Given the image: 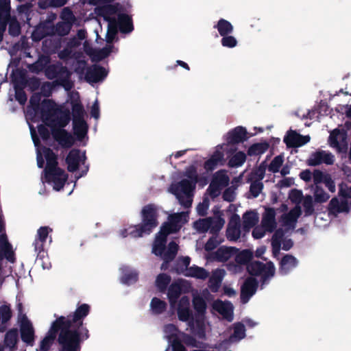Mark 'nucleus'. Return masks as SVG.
I'll use <instances>...</instances> for the list:
<instances>
[{
  "label": "nucleus",
  "mask_w": 351,
  "mask_h": 351,
  "mask_svg": "<svg viewBox=\"0 0 351 351\" xmlns=\"http://www.w3.org/2000/svg\"><path fill=\"white\" fill-rule=\"evenodd\" d=\"M182 213H176L169 217V221L165 222L161 228L169 231L170 234L178 232L180 228Z\"/></svg>",
  "instance_id": "nucleus-24"
},
{
  "label": "nucleus",
  "mask_w": 351,
  "mask_h": 351,
  "mask_svg": "<svg viewBox=\"0 0 351 351\" xmlns=\"http://www.w3.org/2000/svg\"><path fill=\"white\" fill-rule=\"evenodd\" d=\"M73 120H84L85 110L79 98L71 101Z\"/></svg>",
  "instance_id": "nucleus-35"
},
{
  "label": "nucleus",
  "mask_w": 351,
  "mask_h": 351,
  "mask_svg": "<svg viewBox=\"0 0 351 351\" xmlns=\"http://www.w3.org/2000/svg\"><path fill=\"white\" fill-rule=\"evenodd\" d=\"M221 44L228 48H233L237 45V40L233 36L228 34L227 36H221Z\"/></svg>",
  "instance_id": "nucleus-63"
},
{
  "label": "nucleus",
  "mask_w": 351,
  "mask_h": 351,
  "mask_svg": "<svg viewBox=\"0 0 351 351\" xmlns=\"http://www.w3.org/2000/svg\"><path fill=\"white\" fill-rule=\"evenodd\" d=\"M227 165L230 168L241 167L246 161L247 154L242 151H237V146L226 147L225 149Z\"/></svg>",
  "instance_id": "nucleus-10"
},
{
  "label": "nucleus",
  "mask_w": 351,
  "mask_h": 351,
  "mask_svg": "<svg viewBox=\"0 0 351 351\" xmlns=\"http://www.w3.org/2000/svg\"><path fill=\"white\" fill-rule=\"evenodd\" d=\"M189 326L192 335L199 339H206L205 317L195 316L189 321Z\"/></svg>",
  "instance_id": "nucleus-19"
},
{
  "label": "nucleus",
  "mask_w": 351,
  "mask_h": 351,
  "mask_svg": "<svg viewBox=\"0 0 351 351\" xmlns=\"http://www.w3.org/2000/svg\"><path fill=\"white\" fill-rule=\"evenodd\" d=\"M141 222L134 225L131 234L134 238L143 237L145 235L150 234L158 226V210L154 204H149L144 206L141 211Z\"/></svg>",
  "instance_id": "nucleus-2"
},
{
  "label": "nucleus",
  "mask_w": 351,
  "mask_h": 351,
  "mask_svg": "<svg viewBox=\"0 0 351 351\" xmlns=\"http://www.w3.org/2000/svg\"><path fill=\"white\" fill-rule=\"evenodd\" d=\"M221 319L231 322L234 319V306L228 300H221Z\"/></svg>",
  "instance_id": "nucleus-34"
},
{
  "label": "nucleus",
  "mask_w": 351,
  "mask_h": 351,
  "mask_svg": "<svg viewBox=\"0 0 351 351\" xmlns=\"http://www.w3.org/2000/svg\"><path fill=\"white\" fill-rule=\"evenodd\" d=\"M269 147L267 143H256L250 145L247 151V155L250 156H258L265 153Z\"/></svg>",
  "instance_id": "nucleus-44"
},
{
  "label": "nucleus",
  "mask_w": 351,
  "mask_h": 351,
  "mask_svg": "<svg viewBox=\"0 0 351 351\" xmlns=\"http://www.w3.org/2000/svg\"><path fill=\"white\" fill-rule=\"evenodd\" d=\"M176 195V197L178 199L179 203L185 208H188L191 206L192 204V199L190 195H184V193H173Z\"/></svg>",
  "instance_id": "nucleus-62"
},
{
  "label": "nucleus",
  "mask_w": 351,
  "mask_h": 351,
  "mask_svg": "<svg viewBox=\"0 0 351 351\" xmlns=\"http://www.w3.org/2000/svg\"><path fill=\"white\" fill-rule=\"evenodd\" d=\"M180 336L181 337V341H182L184 344H186L187 346H191L193 348H202V343L199 341H197L196 339L187 333H185L184 332H180Z\"/></svg>",
  "instance_id": "nucleus-53"
},
{
  "label": "nucleus",
  "mask_w": 351,
  "mask_h": 351,
  "mask_svg": "<svg viewBox=\"0 0 351 351\" xmlns=\"http://www.w3.org/2000/svg\"><path fill=\"white\" fill-rule=\"evenodd\" d=\"M171 280V278L169 275L164 273L160 274L156 277V286L160 292L164 293L170 284Z\"/></svg>",
  "instance_id": "nucleus-47"
},
{
  "label": "nucleus",
  "mask_w": 351,
  "mask_h": 351,
  "mask_svg": "<svg viewBox=\"0 0 351 351\" xmlns=\"http://www.w3.org/2000/svg\"><path fill=\"white\" fill-rule=\"evenodd\" d=\"M208 191L212 197H217L219 194V170L213 174Z\"/></svg>",
  "instance_id": "nucleus-52"
},
{
  "label": "nucleus",
  "mask_w": 351,
  "mask_h": 351,
  "mask_svg": "<svg viewBox=\"0 0 351 351\" xmlns=\"http://www.w3.org/2000/svg\"><path fill=\"white\" fill-rule=\"evenodd\" d=\"M182 293V286L179 282H174L171 283L167 292L169 302L171 306L174 305Z\"/></svg>",
  "instance_id": "nucleus-36"
},
{
  "label": "nucleus",
  "mask_w": 351,
  "mask_h": 351,
  "mask_svg": "<svg viewBox=\"0 0 351 351\" xmlns=\"http://www.w3.org/2000/svg\"><path fill=\"white\" fill-rule=\"evenodd\" d=\"M219 163V145L216 147V149L213 155L207 160L204 165L206 173L212 172Z\"/></svg>",
  "instance_id": "nucleus-42"
},
{
  "label": "nucleus",
  "mask_w": 351,
  "mask_h": 351,
  "mask_svg": "<svg viewBox=\"0 0 351 351\" xmlns=\"http://www.w3.org/2000/svg\"><path fill=\"white\" fill-rule=\"evenodd\" d=\"M251 136L252 134H249L245 127L237 126L223 135V138L225 142L223 145L227 147L236 146L247 141Z\"/></svg>",
  "instance_id": "nucleus-7"
},
{
  "label": "nucleus",
  "mask_w": 351,
  "mask_h": 351,
  "mask_svg": "<svg viewBox=\"0 0 351 351\" xmlns=\"http://www.w3.org/2000/svg\"><path fill=\"white\" fill-rule=\"evenodd\" d=\"M108 75V71L100 65L94 64L86 69L85 80L89 83H97L103 81Z\"/></svg>",
  "instance_id": "nucleus-18"
},
{
  "label": "nucleus",
  "mask_w": 351,
  "mask_h": 351,
  "mask_svg": "<svg viewBox=\"0 0 351 351\" xmlns=\"http://www.w3.org/2000/svg\"><path fill=\"white\" fill-rule=\"evenodd\" d=\"M178 245L173 241L169 242L167 248H166L162 258L163 263L161 265V269H163L165 264H169L176 256L178 251Z\"/></svg>",
  "instance_id": "nucleus-29"
},
{
  "label": "nucleus",
  "mask_w": 351,
  "mask_h": 351,
  "mask_svg": "<svg viewBox=\"0 0 351 351\" xmlns=\"http://www.w3.org/2000/svg\"><path fill=\"white\" fill-rule=\"evenodd\" d=\"M314 197L315 202L324 203L328 201L330 195L326 193L322 187L316 186L314 192Z\"/></svg>",
  "instance_id": "nucleus-59"
},
{
  "label": "nucleus",
  "mask_w": 351,
  "mask_h": 351,
  "mask_svg": "<svg viewBox=\"0 0 351 351\" xmlns=\"http://www.w3.org/2000/svg\"><path fill=\"white\" fill-rule=\"evenodd\" d=\"M193 304L197 314L195 316L205 317L206 310V303L205 300L200 296L194 297L193 299Z\"/></svg>",
  "instance_id": "nucleus-50"
},
{
  "label": "nucleus",
  "mask_w": 351,
  "mask_h": 351,
  "mask_svg": "<svg viewBox=\"0 0 351 351\" xmlns=\"http://www.w3.org/2000/svg\"><path fill=\"white\" fill-rule=\"evenodd\" d=\"M184 276L205 280L208 277L209 273L203 267L193 265L186 269V272L184 273Z\"/></svg>",
  "instance_id": "nucleus-37"
},
{
  "label": "nucleus",
  "mask_w": 351,
  "mask_h": 351,
  "mask_svg": "<svg viewBox=\"0 0 351 351\" xmlns=\"http://www.w3.org/2000/svg\"><path fill=\"white\" fill-rule=\"evenodd\" d=\"M284 162L283 156L281 155L276 156L270 162L268 170L272 173H278Z\"/></svg>",
  "instance_id": "nucleus-60"
},
{
  "label": "nucleus",
  "mask_w": 351,
  "mask_h": 351,
  "mask_svg": "<svg viewBox=\"0 0 351 351\" xmlns=\"http://www.w3.org/2000/svg\"><path fill=\"white\" fill-rule=\"evenodd\" d=\"M178 317L180 321L188 322L194 319L192 311L190 309V301L187 296H183L179 301L177 308Z\"/></svg>",
  "instance_id": "nucleus-20"
},
{
  "label": "nucleus",
  "mask_w": 351,
  "mask_h": 351,
  "mask_svg": "<svg viewBox=\"0 0 351 351\" xmlns=\"http://www.w3.org/2000/svg\"><path fill=\"white\" fill-rule=\"evenodd\" d=\"M120 4L119 3L115 4L107 3L97 7L95 12L98 16L103 17L104 21L108 22L109 26L112 27V25H115L117 23V20L112 16L117 13Z\"/></svg>",
  "instance_id": "nucleus-12"
},
{
  "label": "nucleus",
  "mask_w": 351,
  "mask_h": 351,
  "mask_svg": "<svg viewBox=\"0 0 351 351\" xmlns=\"http://www.w3.org/2000/svg\"><path fill=\"white\" fill-rule=\"evenodd\" d=\"M258 286V282L254 277H247L241 287V301L247 303L250 298L255 294Z\"/></svg>",
  "instance_id": "nucleus-14"
},
{
  "label": "nucleus",
  "mask_w": 351,
  "mask_h": 351,
  "mask_svg": "<svg viewBox=\"0 0 351 351\" xmlns=\"http://www.w3.org/2000/svg\"><path fill=\"white\" fill-rule=\"evenodd\" d=\"M56 104L52 99H45L40 106V113L42 119L44 121H50L51 117L56 111Z\"/></svg>",
  "instance_id": "nucleus-26"
},
{
  "label": "nucleus",
  "mask_w": 351,
  "mask_h": 351,
  "mask_svg": "<svg viewBox=\"0 0 351 351\" xmlns=\"http://www.w3.org/2000/svg\"><path fill=\"white\" fill-rule=\"evenodd\" d=\"M334 156L331 153H326L325 151H317L313 152L306 160V164L311 167H315L322 163L332 165Z\"/></svg>",
  "instance_id": "nucleus-17"
},
{
  "label": "nucleus",
  "mask_w": 351,
  "mask_h": 351,
  "mask_svg": "<svg viewBox=\"0 0 351 351\" xmlns=\"http://www.w3.org/2000/svg\"><path fill=\"white\" fill-rule=\"evenodd\" d=\"M45 158L47 161L44 171L59 169L58 156L49 147H45L43 150Z\"/></svg>",
  "instance_id": "nucleus-30"
},
{
  "label": "nucleus",
  "mask_w": 351,
  "mask_h": 351,
  "mask_svg": "<svg viewBox=\"0 0 351 351\" xmlns=\"http://www.w3.org/2000/svg\"><path fill=\"white\" fill-rule=\"evenodd\" d=\"M71 121V115L69 110L62 112L60 116L56 119L50 120L49 123H47L49 126L56 128V129H64Z\"/></svg>",
  "instance_id": "nucleus-27"
},
{
  "label": "nucleus",
  "mask_w": 351,
  "mask_h": 351,
  "mask_svg": "<svg viewBox=\"0 0 351 351\" xmlns=\"http://www.w3.org/2000/svg\"><path fill=\"white\" fill-rule=\"evenodd\" d=\"M112 47V45H108L101 49L94 51L93 53L88 51L86 53L90 56H93V60L101 61L110 56Z\"/></svg>",
  "instance_id": "nucleus-48"
},
{
  "label": "nucleus",
  "mask_w": 351,
  "mask_h": 351,
  "mask_svg": "<svg viewBox=\"0 0 351 351\" xmlns=\"http://www.w3.org/2000/svg\"><path fill=\"white\" fill-rule=\"evenodd\" d=\"M44 179L48 184H53L54 190L59 191L64 186L68 174L62 168L44 171Z\"/></svg>",
  "instance_id": "nucleus-8"
},
{
  "label": "nucleus",
  "mask_w": 351,
  "mask_h": 351,
  "mask_svg": "<svg viewBox=\"0 0 351 351\" xmlns=\"http://www.w3.org/2000/svg\"><path fill=\"white\" fill-rule=\"evenodd\" d=\"M303 207L305 216H311L315 213L313 197L307 195L304 197Z\"/></svg>",
  "instance_id": "nucleus-58"
},
{
  "label": "nucleus",
  "mask_w": 351,
  "mask_h": 351,
  "mask_svg": "<svg viewBox=\"0 0 351 351\" xmlns=\"http://www.w3.org/2000/svg\"><path fill=\"white\" fill-rule=\"evenodd\" d=\"M195 184L194 182H191L188 179H182L178 182L172 188L173 193H180L184 195H190V193L195 189Z\"/></svg>",
  "instance_id": "nucleus-28"
},
{
  "label": "nucleus",
  "mask_w": 351,
  "mask_h": 351,
  "mask_svg": "<svg viewBox=\"0 0 351 351\" xmlns=\"http://www.w3.org/2000/svg\"><path fill=\"white\" fill-rule=\"evenodd\" d=\"M253 258V252L250 250H243L237 252L234 257V261L238 265H246L249 264Z\"/></svg>",
  "instance_id": "nucleus-39"
},
{
  "label": "nucleus",
  "mask_w": 351,
  "mask_h": 351,
  "mask_svg": "<svg viewBox=\"0 0 351 351\" xmlns=\"http://www.w3.org/2000/svg\"><path fill=\"white\" fill-rule=\"evenodd\" d=\"M72 27V23L69 21L59 22L56 24V31L61 36H66L69 34Z\"/></svg>",
  "instance_id": "nucleus-57"
},
{
  "label": "nucleus",
  "mask_w": 351,
  "mask_h": 351,
  "mask_svg": "<svg viewBox=\"0 0 351 351\" xmlns=\"http://www.w3.org/2000/svg\"><path fill=\"white\" fill-rule=\"evenodd\" d=\"M208 287L213 293L219 291V268L214 270L212 277L209 278Z\"/></svg>",
  "instance_id": "nucleus-55"
},
{
  "label": "nucleus",
  "mask_w": 351,
  "mask_h": 351,
  "mask_svg": "<svg viewBox=\"0 0 351 351\" xmlns=\"http://www.w3.org/2000/svg\"><path fill=\"white\" fill-rule=\"evenodd\" d=\"M138 279V274L137 271L130 269L128 267L123 269L121 277V282L123 284L130 285L137 282Z\"/></svg>",
  "instance_id": "nucleus-38"
},
{
  "label": "nucleus",
  "mask_w": 351,
  "mask_h": 351,
  "mask_svg": "<svg viewBox=\"0 0 351 351\" xmlns=\"http://www.w3.org/2000/svg\"><path fill=\"white\" fill-rule=\"evenodd\" d=\"M7 25H8V33L13 37L18 36L21 32V27L19 22L15 16L11 15L10 10V16L8 18Z\"/></svg>",
  "instance_id": "nucleus-40"
},
{
  "label": "nucleus",
  "mask_w": 351,
  "mask_h": 351,
  "mask_svg": "<svg viewBox=\"0 0 351 351\" xmlns=\"http://www.w3.org/2000/svg\"><path fill=\"white\" fill-rule=\"evenodd\" d=\"M238 248L221 245V262H226L231 257H235Z\"/></svg>",
  "instance_id": "nucleus-54"
},
{
  "label": "nucleus",
  "mask_w": 351,
  "mask_h": 351,
  "mask_svg": "<svg viewBox=\"0 0 351 351\" xmlns=\"http://www.w3.org/2000/svg\"><path fill=\"white\" fill-rule=\"evenodd\" d=\"M241 236V229L238 227H228L226 230V237L230 241H237Z\"/></svg>",
  "instance_id": "nucleus-64"
},
{
  "label": "nucleus",
  "mask_w": 351,
  "mask_h": 351,
  "mask_svg": "<svg viewBox=\"0 0 351 351\" xmlns=\"http://www.w3.org/2000/svg\"><path fill=\"white\" fill-rule=\"evenodd\" d=\"M18 341V331L16 328L8 330L5 335L4 342L6 346L14 348Z\"/></svg>",
  "instance_id": "nucleus-51"
},
{
  "label": "nucleus",
  "mask_w": 351,
  "mask_h": 351,
  "mask_svg": "<svg viewBox=\"0 0 351 351\" xmlns=\"http://www.w3.org/2000/svg\"><path fill=\"white\" fill-rule=\"evenodd\" d=\"M191 258L189 256L179 257L176 261L173 270L178 274L186 272V269L190 267Z\"/></svg>",
  "instance_id": "nucleus-46"
},
{
  "label": "nucleus",
  "mask_w": 351,
  "mask_h": 351,
  "mask_svg": "<svg viewBox=\"0 0 351 351\" xmlns=\"http://www.w3.org/2000/svg\"><path fill=\"white\" fill-rule=\"evenodd\" d=\"M246 269L252 276H261V286L267 284L275 275V266L271 261L263 263L258 261H252L247 265Z\"/></svg>",
  "instance_id": "nucleus-5"
},
{
  "label": "nucleus",
  "mask_w": 351,
  "mask_h": 351,
  "mask_svg": "<svg viewBox=\"0 0 351 351\" xmlns=\"http://www.w3.org/2000/svg\"><path fill=\"white\" fill-rule=\"evenodd\" d=\"M261 224L267 230V232H273L277 227L276 221V210L274 208H266L263 214Z\"/></svg>",
  "instance_id": "nucleus-21"
},
{
  "label": "nucleus",
  "mask_w": 351,
  "mask_h": 351,
  "mask_svg": "<svg viewBox=\"0 0 351 351\" xmlns=\"http://www.w3.org/2000/svg\"><path fill=\"white\" fill-rule=\"evenodd\" d=\"M50 59L48 56L40 55L38 60L28 65V69L31 73L38 74L47 68V64L49 63Z\"/></svg>",
  "instance_id": "nucleus-31"
},
{
  "label": "nucleus",
  "mask_w": 351,
  "mask_h": 351,
  "mask_svg": "<svg viewBox=\"0 0 351 351\" xmlns=\"http://www.w3.org/2000/svg\"><path fill=\"white\" fill-rule=\"evenodd\" d=\"M90 306L88 304H82L77 306L73 313H70L64 318L70 322V328L71 331H75L80 337V346L85 339L89 338V331L87 328L84 327V319L89 314Z\"/></svg>",
  "instance_id": "nucleus-3"
},
{
  "label": "nucleus",
  "mask_w": 351,
  "mask_h": 351,
  "mask_svg": "<svg viewBox=\"0 0 351 351\" xmlns=\"http://www.w3.org/2000/svg\"><path fill=\"white\" fill-rule=\"evenodd\" d=\"M329 213L337 215L344 212L349 211V205L346 200H339L337 197H333L330 201L328 206Z\"/></svg>",
  "instance_id": "nucleus-25"
},
{
  "label": "nucleus",
  "mask_w": 351,
  "mask_h": 351,
  "mask_svg": "<svg viewBox=\"0 0 351 351\" xmlns=\"http://www.w3.org/2000/svg\"><path fill=\"white\" fill-rule=\"evenodd\" d=\"M20 328L21 340L27 345L32 346L35 337L34 329L25 315L20 320Z\"/></svg>",
  "instance_id": "nucleus-13"
},
{
  "label": "nucleus",
  "mask_w": 351,
  "mask_h": 351,
  "mask_svg": "<svg viewBox=\"0 0 351 351\" xmlns=\"http://www.w3.org/2000/svg\"><path fill=\"white\" fill-rule=\"evenodd\" d=\"M72 72L70 71L62 63L58 62L49 64L45 69V76L49 80H56V84L62 86L65 90H70L74 86V83L71 77Z\"/></svg>",
  "instance_id": "nucleus-4"
},
{
  "label": "nucleus",
  "mask_w": 351,
  "mask_h": 351,
  "mask_svg": "<svg viewBox=\"0 0 351 351\" xmlns=\"http://www.w3.org/2000/svg\"><path fill=\"white\" fill-rule=\"evenodd\" d=\"M73 133L78 141L84 139L88 132V125L85 120H73Z\"/></svg>",
  "instance_id": "nucleus-32"
},
{
  "label": "nucleus",
  "mask_w": 351,
  "mask_h": 351,
  "mask_svg": "<svg viewBox=\"0 0 351 351\" xmlns=\"http://www.w3.org/2000/svg\"><path fill=\"white\" fill-rule=\"evenodd\" d=\"M232 328L233 333L228 339L221 341V351L228 349L231 344L237 343L245 337V328L243 323L236 322Z\"/></svg>",
  "instance_id": "nucleus-9"
},
{
  "label": "nucleus",
  "mask_w": 351,
  "mask_h": 351,
  "mask_svg": "<svg viewBox=\"0 0 351 351\" xmlns=\"http://www.w3.org/2000/svg\"><path fill=\"white\" fill-rule=\"evenodd\" d=\"M263 183L259 180H254L251 182L250 193L254 198L257 197L263 189Z\"/></svg>",
  "instance_id": "nucleus-61"
},
{
  "label": "nucleus",
  "mask_w": 351,
  "mask_h": 351,
  "mask_svg": "<svg viewBox=\"0 0 351 351\" xmlns=\"http://www.w3.org/2000/svg\"><path fill=\"white\" fill-rule=\"evenodd\" d=\"M215 220L212 217L199 219L193 223L194 228L200 233H205L210 230L213 234L218 235L219 233V206L214 208Z\"/></svg>",
  "instance_id": "nucleus-6"
},
{
  "label": "nucleus",
  "mask_w": 351,
  "mask_h": 351,
  "mask_svg": "<svg viewBox=\"0 0 351 351\" xmlns=\"http://www.w3.org/2000/svg\"><path fill=\"white\" fill-rule=\"evenodd\" d=\"M12 315L10 306L3 304L0 306V320L1 319V328L0 331L3 332L5 330V324L10 321Z\"/></svg>",
  "instance_id": "nucleus-45"
},
{
  "label": "nucleus",
  "mask_w": 351,
  "mask_h": 351,
  "mask_svg": "<svg viewBox=\"0 0 351 351\" xmlns=\"http://www.w3.org/2000/svg\"><path fill=\"white\" fill-rule=\"evenodd\" d=\"M117 25L123 34H129L134 30L132 19L127 14L121 13L118 14L117 23L113 26L116 27Z\"/></svg>",
  "instance_id": "nucleus-23"
},
{
  "label": "nucleus",
  "mask_w": 351,
  "mask_h": 351,
  "mask_svg": "<svg viewBox=\"0 0 351 351\" xmlns=\"http://www.w3.org/2000/svg\"><path fill=\"white\" fill-rule=\"evenodd\" d=\"M70 322L64 316H58L51 323L47 335L40 343V351H48L57 338L60 351H75L78 347V338L75 331H71Z\"/></svg>",
  "instance_id": "nucleus-1"
},
{
  "label": "nucleus",
  "mask_w": 351,
  "mask_h": 351,
  "mask_svg": "<svg viewBox=\"0 0 351 351\" xmlns=\"http://www.w3.org/2000/svg\"><path fill=\"white\" fill-rule=\"evenodd\" d=\"M86 160V152L81 154L79 149H72L67 154L65 162L67 165V170L71 173L75 172L79 169L80 164H85Z\"/></svg>",
  "instance_id": "nucleus-11"
},
{
  "label": "nucleus",
  "mask_w": 351,
  "mask_h": 351,
  "mask_svg": "<svg viewBox=\"0 0 351 351\" xmlns=\"http://www.w3.org/2000/svg\"><path fill=\"white\" fill-rule=\"evenodd\" d=\"M51 134L59 145L65 149L71 148L75 143V138L71 133L67 132L65 129H51Z\"/></svg>",
  "instance_id": "nucleus-16"
},
{
  "label": "nucleus",
  "mask_w": 351,
  "mask_h": 351,
  "mask_svg": "<svg viewBox=\"0 0 351 351\" xmlns=\"http://www.w3.org/2000/svg\"><path fill=\"white\" fill-rule=\"evenodd\" d=\"M3 258H5L8 261L12 263L16 261L12 246L9 243L5 234H0V271L2 269L1 261Z\"/></svg>",
  "instance_id": "nucleus-15"
},
{
  "label": "nucleus",
  "mask_w": 351,
  "mask_h": 351,
  "mask_svg": "<svg viewBox=\"0 0 351 351\" xmlns=\"http://www.w3.org/2000/svg\"><path fill=\"white\" fill-rule=\"evenodd\" d=\"M302 215V210L300 206L296 205L294 208L290 210V211L285 215V223L287 225L294 226L298 221V219Z\"/></svg>",
  "instance_id": "nucleus-43"
},
{
  "label": "nucleus",
  "mask_w": 351,
  "mask_h": 351,
  "mask_svg": "<svg viewBox=\"0 0 351 351\" xmlns=\"http://www.w3.org/2000/svg\"><path fill=\"white\" fill-rule=\"evenodd\" d=\"M150 307L154 314L160 315L166 311L167 303L165 301L155 297L153 298L151 300Z\"/></svg>",
  "instance_id": "nucleus-49"
},
{
  "label": "nucleus",
  "mask_w": 351,
  "mask_h": 351,
  "mask_svg": "<svg viewBox=\"0 0 351 351\" xmlns=\"http://www.w3.org/2000/svg\"><path fill=\"white\" fill-rule=\"evenodd\" d=\"M299 138L300 134L296 131L290 130L287 132V134L284 137V142L289 148L299 147Z\"/></svg>",
  "instance_id": "nucleus-41"
},
{
  "label": "nucleus",
  "mask_w": 351,
  "mask_h": 351,
  "mask_svg": "<svg viewBox=\"0 0 351 351\" xmlns=\"http://www.w3.org/2000/svg\"><path fill=\"white\" fill-rule=\"evenodd\" d=\"M298 265V259L291 254H285L279 263V274L282 276L289 274Z\"/></svg>",
  "instance_id": "nucleus-22"
},
{
  "label": "nucleus",
  "mask_w": 351,
  "mask_h": 351,
  "mask_svg": "<svg viewBox=\"0 0 351 351\" xmlns=\"http://www.w3.org/2000/svg\"><path fill=\"white\" fill-rule=\"evenodd\" d=\"M10 11L0 10V43L3 39V35L7 28L8 18Z\"/></svg>",
  "instance_id": "nucleus-56"
},
{
  "label": "nucleus",
  "mask_w": 351,
  "mask_h": 351,
  "mask_svg": "<svg viewBox=\"0 0 351 351\" xmlns=\"http://www.w3.org/2000/svg\"><path fill=\"white\" fill-rule=\"evenodd\" d=\"M258 221V217L256 212L253 210L246 211L243 215V229L245 231L250 230Z\"/></svg>",
  "instance_id": "nucleus-33"
}]
</instances>
